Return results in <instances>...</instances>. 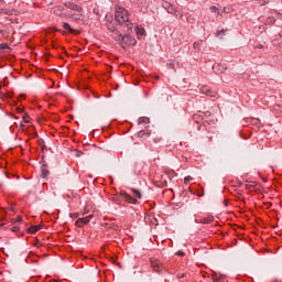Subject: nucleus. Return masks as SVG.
Listing matches in <instances>:
<instances>
[{"label":"nucleus","mask_w":282,"mask_h":282,"mask_svg":"<svg viewBox=\"0 0 282 282\" xmlns=\"http://www.w3.org/2000/svg\"><path fill=\"white\" fill-rule=\"evenodd\" d=\"M151 120L148 117H140L138 120V124H149Z\"/></svg>","instance_id":"9"},{"label":"nucleus","mask_w":282,"mask_h":282,"mask_svg":"<svg viewBox=\"0 0 282 282\" xmlns=\"http://www.w3.org/2000/svg\"><path fill=\"white\" fill-rule=\"evenodd\" d=\"M230 14V8L220 7V14Z\"/></svg>","instance_id":"14"},{"label":"nucleus","mask_w":282,"mask_h":282,"mask_svg":"<svg viewBox=\"0 0 282 282\" xmlns=\"http://www.w3.org/2000/svg\"><path fill=\"white\" fill-rule=\"evenodd\" d=\"M132 193L134 194V196H135L138 199H142V194L140 193V191H138V189H132Z\"/></svg>","instance_id":"16"},{"label":"nucleus","mask_w":282,"mask_h":282,"mask_svg":"<svg viewBox=\"0 0 282 282\" xmlns=\"http://www.w3.org/2000/svg\"><path fill=\"white\" fill-rule=\"evenodd\" d=\"M200 91L202 94H205V96H209L210 98H215V96H217V93L213 91L208 86H203L200 88Z\"/></svg>","instance_id":"6"},{"label":"nucleus","mask_w":282,"mask_h":282,"mask_svg":"<svg viewBox=\"0 0 282 282\" xmlns=\"http://www.w3.org/2000/svg\"><path fill=\"white\" fill-rule=\"evenodd\" d=\"M117 36H119L118 41L120 42V45H122V43H124L126 45H134L135 44V40L131 37V35H123L120 34V32L116 33Z\"/></svg>","instance_id":"2"},{"label":"nucleus","mask_w":282,"mask_h":282,"mask_svg":"<svg viewBox=\"0 0 282 282\" xmlns=\"http://www.w3.org/2000/svg\"><path fill=\"white\" fill-rule=\"evenodd\" d=\"M23 121L26 122V123L30 122V117L29 116H24L23 117Z\"/></svg>","instance_id":"26"},{"label":"nucleus","mask_w":282,"mask_h":282,"mask_svg":"<svg viewBox=\"0 0 282 282\" xmlns=\"http://www.w3.org/2000/svg\"><path fill=\"white\" fill-rule=\"evenodd\" d=\"M93 12H94V14H100V10H98V9H94Z\"/></svg>","instance_id":"29"},{"label":"nucleus","mask_w":282,"mask_h":282,"mask_svg":"<svg viewBox=\"0 0 282 282\" xmlns=\"http://www.w3.org/2000/svg\"><path fill=\"white\" fill-rule=\"evenodd\" d=\"M107 28L110 32H115V34L118 32L116 31V26L111 25V23H107Z\"/></svg>","instance_id":"18"},{"label":"nucleus","mask_w":282,"mask_h":282,"mask_svg":"<svg viewBox=\"0 0 282 282\" xmlns=\"http://www.w3.org/2000/svg\"><path fill=\"white\" fill-rule=\"evenodd\" d=\"M164 10L169 12V14H174V17H180V11H177V8L175 6L171 4V2L165 1L162 3Z\"/></svg>","instance_id":"3"},{"label":"nucleus","mask_w":282,"mask_h":282,"mask_svg":"<svg viewBox=\"0 0 282 282\" xmlns=\"http://www.w3.org/2000/svg\"><path fill=\"white\" fill-rule=\"evenodd\" d=\"M22 217L21 216H18V218H17V221H22Z\"/></svg>","instance_id":"31"},{"label":"nucleus","mask_w":282,"mask_h":282,"mask_svg":"<svg viewBox=\"0 0 282 282\" xmlns=\"http://www.w3.org/2000/svg\"><path fill=\"white\" fill-rule=\"evenodd\" d=\"M74 215V217H78V214H73Z\"/></svg>","instance_id":"33"},{"label":"nucleus","mask_w":282,"mask_h":282,"mask_svg":"<svg viewBox=\"0 0 282 282\" xmlns=\"http://www.w3.org/2000/svg\"><path fill=\"white\" fill-rule=\"evenodd\" d=\"M246 188H247V191H252V188H254V185L246 184Z\"/></svg>","instance_id":"24"},{"label":"nucleus","mask_w":282,"mask_h":282,"mask_svg":"<svg viewBox=\"0 0 282 282\" xmlns=\"http://www.w3.org/2000/svg\"><path fill=\"white\" fill-rule=\"evenodd\" d=\"M13 232H19V227H13Z\"/></svg>","instance_id":"30"},{"label":"nucleus","mask_w":282,"mask_h":282,"mask_svg":"<svg viewBox=\"0 0 282 282\" xmlns=\"http://www.w3.org/2000/svg\"><path fill=\"white\" fill-rule=\"evenodd\" d=\"M225 32H226L225 30L218 31V32H217V36H218L219 39H223Z\"/></svg>","instance_id":"22"},{"label":"nucleus","mask_w":282,"mask_h":282,"mask_svg":"<svg viewBox=\"0 0 282 282\" xmlns=\"http://www.w3.org/2000/svg\"><path fill=\"white\" fill-rule=\"evenodd\" d=\"M151 268L154 270V272H160L162 270V262L158 259H151L150 260Z\"/></svg>","instance_id":"5"},{"label":"nucleus","mask_w":282,"mask_h":282,"mask_svg":"<svg viewBox=\"0 0 282 282\" xmlns=\"http://www.w3.org/2000/svg\"><path fill=\"white\" fill-rule=\"evenodd\" d=\"M176 254H177V257H184L185 256L184 251H178V252H176Z\"/></svg>","instance_id":"27"},{"label":"nucleus","mask_w":282,"mask_h":282,"mask_svg":"<svg viewBox=\"0 0 282 282\" xmlns=\"http://www.w3.org/2000/svg\"><path fill=\"white\" fill-rule=\"evenodd\" d=\"M189 182H193V176H186L184 178V184H188Z\"/></svg>","instance_id":"20"},{"label":"nucleus","mask_w":282,"mask_h":282,"mask_svg":"<svg viewBox=\"0 0 282 282\" xmlns=\"http://www.w3.org/2000/svg\"><path fill=\"white\" fill-rule=\"evenodd\" d=\"M115 19L118 23H129V12L124 8L117 7Z\"/></svg>","instance_id":"1"},{"label":"nucleus","mask_w":282,"mask_h":282,"mask_svg":"<svg viewBox=\"0 0 282 282\" xmlns=\"http://www.w3.org/2000/svg\"><path fill=\"white\" fill-rule=\"evenodd\" d=\"M68 8L70 10H75L76 12H82V10H83V8H80V7H78L77 4H74V3H69Z\"/></svg>","instance_id":"11"},{"label":"nucleus","mask_w":282,"mask_h":282,"mask_svg":"<svg viewBox=\"0 0 282 282\" xmlns=\"http://www.w3.org/2000/svg\"><path fill=\"white\" fill-rule=\"evenodd\" d=\"M132 3H137V6H147V0H130Z\"/></svg>","instance_id":"13"},{"label":"nucleus","mask_w":282,"mask_h":282,"mask_svg":"<svg viewBox=\"0 0 282 282\" xmlns=\"http://www.w3.org/2000/svg\"><path fill=\"white\" fill-rule=\"evenodd\" d=\"M63 28H64V30H67L68 32H73L72 25H69V23H67V22L63 23Z\"/></svg>","instance_id":"17"},{"label":"nucleus","mask_w":282,"mask_h":282,"mask_svg":"<svg viewBox=\"0 0 282 282\" xmlns=\"http://www.w3.org/2000/svg\"><path fill=\"white\" fill-rule=\"evenodd\" d=\"M94 219V215L86 216L84 218H79L76 220L75 226L78 228H83V226H87Z\"/></svg>","instance_id":"4"},{"label":"nucleus","mask_w":282,"mask_h":282,"mask_svg":"<svg viewBox=\"0 0 282 282\" xmlns=\"http://www.w3.org/2000/svg\"><path fill=\"white\" fill-rule=\"evenodd\" d=\"M127 28H128L129 30H131V25L127 24Z\"/></svg>","instance_id":"32"},{"label":"nucleus","mask_w":282,"mask_h":282,"mask_svg":"<svg viewBox=\"0 0 282 282\" xmlns=\"http://www.w3.org/2000/svg\"><path fill=\"white\" fill-rule=\"evenodd\" d=\"M256 50H263V45L262 44L256 45Z\"/></svg>","instance_id":"28"},{"label":"nucleus","mask_w":282,"mask_h":282,"mask_svg":"<svg viewBox=\"0 0 282 282\" xmlns=\"http://www.w3.org/2000/svg\"><path fill=\"white\" fill-rule=\"evenodd\" d=\"M210 11L214 12L215 14H220V8L212 7Z\"/></svg>","instance_id":"19"},{"label":"nucleus","mask_w":282,"mask_h":282,"mask_svg":"<svg viewBox=\"0 0 282 282\" xmlns=\"http://www.w3.org/2000/svg\"><path fill=\"white\" fill-rule=\"evenodd\" d=\"M41 172H42V177H48L50 176V170H47V167L45 165H43L41 167Z\"/></svg>","instance_id":"10"},{"label":"nucleus","mask_w":282,"mask_h":282,"mask_svg":"<svg viewBox=\"0 0 282 282\" xmlns=\"http://www.w3.org/2000/svg\"><path fill=\"white\" fill-rule=\"evenodd\" d=\"M267 23H269V25H272V23H274V18H268Z\"/></svg>","instance_id":"23"},{"label":"nucleus","mask_w":282,"mask_h":282,"mask_svg":"<svg viewBox=\"0 0 282 282\" xmlns=\"http://www.w3.org/2000/svg\"><path fill=\"white\" fill-rule=\"evenodd\" d=\"M121 197H123V199H126L128 202V204H138V200L135 198H133L131 195L121 192L120 193Z\"/></svg>","instance_id":"7"},{"label":"nucleus","mask_w":282,"mask_h":282,"mask_svg":"<svg viewBox=\"0 0 282 282\" xmlns=\"http://www.w3.org/2000/svg\"><path fill=\"white\" fill-rule=\"evenodd\" d=\"M39 230H41V225L30 227L29 232L34 235V232H39Z\"/></svg>","instance_id":"12"},{"label":"nucleus","mask_w":282,"mask_h":282,"mask_svg":"<svg viewBox=\"0 0 282 282\" xmlns=\"http://www.w3.org/2000/svg\"><path fill=\"white\" fill-rule=\"evenodd\" d=\"M2 50H10V46H8V44H0V52H2Z\"/></svg>","instance_id":"21"},{"label":"nucleus","mask_w":282,"mask_h":282,"mask_svg":"<svg viewBox=\"0 0 282 282\" xmlns=\"http://www.w3.org/2000/svg\"><path fill=\"white\" fill-rule=\"evenodd\" d=\"M135 34L138 36H142L144 34V30L142 28L137 26L135 28Z\"/></svg>","instance_id":"15"},{"label":"nucleus","mask_w":282,"mask_h":282,"mask_svg":"<svg viewBox=\"0 0 282 282\" xmlns=\"http://www.w3.org/2000/svg\"><path fill=\"white\" fill-rule=\"evenodd\" d=\"M151 137V131L148 130H141L138 132V138H140L141 140H147V138Z\"/></svg>","instance_id":"8"},{"label":"nucleus","mask_w":282,"mask_h":282,"mask_svg":"<svg viewBox=\"0 0 282 282\" xmlns=\"http://www.w3.org/2000/svg\"><path fill=\"white\" fill-rule=\"evenodd\" d=\"M158 142H162V138L155 137V138H154V143L158 144Z\"/></svg>","instance_id":"25"}]
</instances>
